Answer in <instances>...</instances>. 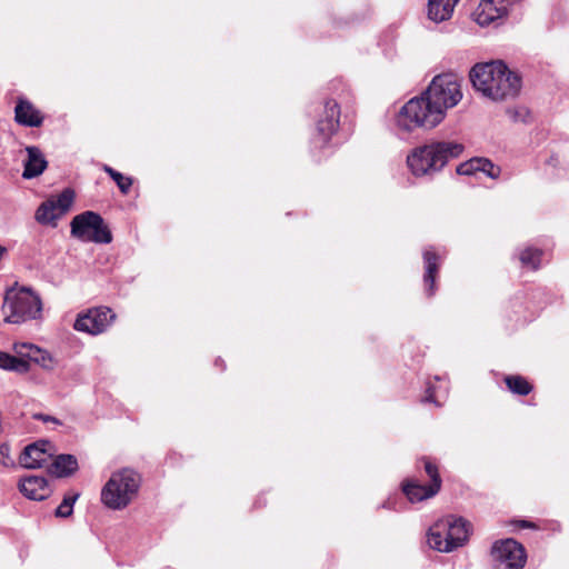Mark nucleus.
I'll return each mask as SVG.
<instances>
[{
  "instance_id": "f257e3e1",
  "label": "nucleus",
  "mask_w": 569,
  "mask_h": 569,
  "mask_svg": "<svg viewBox=\"0 0 569 569\" xmlns=\"http://www.w3.org/2000/svg\"><path fill=\"white\" fill-rule=\"evenodd\" d=\"M461 98L458 76L438 74L420 96L411 98L398 110L392 129L402 140L419 129H432L443 120L446 111L458 104Z\"/></svg>"
},
{
  "instance_id": "f03ea898",
  "label": "nucleus",
  "mask_w": 569,
  "mask_h": 569,
  "mask_svg": "<svg viewBox=\"0 0 569 569\" xmlns=\"http://www.w3.org/2000/svg\"><path fill=\"white\" fill-rule=\"evenodd\" d=\"M470 80L477 91L493 101L515 98L521 89V78L502 61L476 64L470 71Z\"/></svg>"
},
{
  "instance_id": "7ed1b4c3",
  "label": "nucleus",
  "mask_w": 569,
  "mask_h": 569,
  "mask_svg": "<svg viewBox=\"0 0 569 569\" xmlns=\"http://www.w3.org/2000/svg\"><path fill=\"white\" fill-rule=\"evenodd\" d=\"M463 146L456 141H430L415 148L407 156V164L415 177H432L451 160L458 158Z\"/></svg>"
},
{
  "instance_id": "20e7f679",
  "label": "nucleus",
  "mask_w": 569,
  "mask_h": 569,
  "mask_svg": "<svg viewBox=\"0 0 569 569\" xmlns=\"http://www.w3.org/2000/svg\"><path fill=\"white\" fill-rule=\"evenodd\" d=\"M140 483V475L131 468L114 471L101 490V501L112 510H121L137 496Z\"/></svg>"
},
{
  "instance_id": "39448f33",
  "label": "nucleus",
  "mask_w": 569,
  "mask_h": 569,
  "mask_svg": "<svg viewBox=\"0 0 569 569\" xmlns=\"http://www.w3.org/2000/svg\"><path fill=\"white\" fill-rule=\"evenodd\" d=\"M41 311V301L28 288H12L7 291L2 305L4 321L21 323L34 319Z\"/></svg>"
},
{
  "instance_id": "423d86ee",
  "label": "nucleus",
  "mask_w": 569,
  "mask_h": 569,
  "mask_svg": "<svg viewBox=\"0 0 569 569\" xmlns=\"http://www.w3.org/2000/svg\"><path fill=\"white\" fill-rule=\"evenodd\" d=\"M71 237L81 242L108 244L112 241V233L103 218L94 211H84L71 219Z\"/></svg>"
},
{
  "instance_id": "0eeeda50",
  "label": "nucleus",
  "mask_w": 569,
  "mask_h": 569,
  "mask_svg": "<svg viewBox=\"0 0 569 569\" xmlns=\"http://www.w3.org/2000/svg\"><path fill=\"white\" fill-rule=\"evenodd\" d=\"M74 196V191L67 188L58 196L43 201L36 211V220L40 224L56 227L57 221L72 207Z\"/></svg>"
},
{
  "instance_id": "6e6552de",
  "label": "nucleus",
  "mask_w": 569,
  "mask_h": 569,
  "mask_svg": "<svg viewBox=\"0 0 569 569\" xmlns=\"http://www.w3.org/2000/svg\"><path fill=\"white\" fill-rule=\"evenodd\" d=\"M116 317V313L109 307L90 308L77 316L73 328L79 332L98 336L107 331Z\"/></svg>"
},
{
  "instance_id": "1a4fd4ad",
  "label": "nucleus",
  "mask_w": 569,
  "mask_h": 569,
  "mask_svg": "<svg viewBox=\"0 0 569 569\" xmlns=\"http://www.w3.org/2000/svg\"><path fill=\"white\" fill-rule=\"evenodd\" d=\"M491 555L498 569H523L527 560L523 546L511 538L495 542Z\"/></svg>"
},
{
  "instance_id": "9d476101",
  "label": "nucleus",
  "mask_w": 569,
  "mask_h": 569,
  "mask_svg": "<svg viewBox=\"0 0 569 569\" xmlns=\"http://www.w3.org/2000/svg\"><path fill=\"white\" fill-rule=\"evenodd\" d=\"M340 124V107L335 100L325 102L317 119V132L320 144H326L337 132Z\"/></svg>"
},
{
  "instance_id": "9b49d317",
  "label": "nucleus",
  "mask_w": 569,
  "mask_h": 569,
  "mask_svg": "<svg viewBox=\"0 0 569 569\" xmlns=\"http://www.w3.org/2000/svg\"><path fill=\"white\" fill-rule=\"evenodd\" d=\"M53 445L48 440H39L27 446L20 455V465L27 469L43 467L53 456Z\"/></svg>"
},
{
  "instance_id": "f8f14e48",
  "label": "nucleus",
  "mask_w": 569,
  "mask_h": 569,
  "mask_svg": "<svg viewBox=\"0 0 569 569\" xmlns=\"http://www.w3.org/2000/svg\"><path fill=\"white\" fill-rule=\"evenodd\" d=\"M510 0H481L473 12L475 21L481 26H488L507 14Z\"/></svg>"
},
{
  "instance_id": "ddd939ff",
  "label": "nucleus",
  "mask_w": 569,
  "mask_h": 569,
  "mask_svg": "<svg viewBox=\"0 0 569 569\" xmlns=\"http://www.w3.org/2000/svg\"><path fill=\"white\" fill-rule=\"evenodd\" d=\"M19 489L26 498L39 501L47 499L51 493L47 479L41 476H29L21 479Z\"/></svg>"
},
{
  "instance_id": "4468645a",
  "label": "nucleus",
  "mask_w": 569,
  "mask_h": 569,
  "mask_svg": "<svg viewBox=\"0 0 569 569\" xmlns=\"http://www.w3.org/2000/svg\"><path fill=\"white\" fill-rule=\"evenodd\" d=\"M449 529V522L439 519L436 521L428 531L427 542L430 548L439 552H451L452 545L447 539V531Z\"/></svg>"
},
{
  "instance_id": "2eb2a0df",
  "label": "nucleus",
  "mask_w": 569,
  "mask_h": 569,
  "mask_svg": "<svg viewBox=\"0 0 569 569\" xmlns=\"http://www.w3.org/2000/svg\"><path fill=\"white\" fill-rule=\"evenodd\" d=\"M13 350L18 356L28 360V362L33 361L46 369L52 368V357L50 353L34 345L26 342L14 343Z\"/></svg>"
},
{
  "instance_id": "dca6fc26",
  "label": "nucleus",
  "mask_w": 569,
  "mask_h": 569,
  "mask_svg": "<svg viewBox=\"0 0 569 569\" xmlns=\"http://www.w3.org/2000/svg\"><path fill=\"white\" fill-rule=\"evenodd\" d=\"M443 521L449 522V529L447 531V539L452 545V551L459 547H462L469 537V523L463 518H456L453 516H447Z\"/></svg>"
},
{
  "instance_id": "f3484780",
  "label": "nucleus",
  "mask_w": 569,
  "mask_h": 569,
  "mask_svg": "<svg viewBox=\"0 0 569 569\" xmlns=\"http://www.w3.org/2000/svg\"><path fill=\"white\" fill-rule=\"evenodd\" d=\"M14 120L21 126L40 127L43 118L30 101L19 99L14 108Z\"/></svg>"
},
{
  "instance_id": "a211bd4d",
  "label": "nucleus",
  "mask_w": 569,
  "mask_h": 569,
  "mask_svg": "<svg viewBox=\"0 0 569 569\" xmlns=\"http://www.w3.org/2000/svg\"><path fill=\"white\" fill-rule=\"evenodd\" d=\"M439 256L430 248L423 251L426 292L430 297L436 291V276L439 269Z\"/></svg>"
},
{
  "instance_id": "6ab92c4d",
  "label": "nucleus",
  "mask_w": 569,
  "mask_h": 569,
  "mask_svg": "<svg viewBox=\"0 0 569 569\" xmlns=\"http://www.w3.org/2000/svg\"><path fill=\"white\" fill-rule=\"evenodd\" d=\"M402 491L408 500L415 503L436 496L439 489H437V485L423 486L415 480H407L402 483Z\"/></svg>"
},
{
  "instance_id": "aec40b11",
  "label": "nucleus",
  "mask_w": 569,
  "mask_h": 569,
  "mask_svg": "<svg viewBox=\"0 0 569 569\" xmlns=\"http://www.w3.org/2000/svg\"><path fill=\"white\" fill-rule=\"evenodd\" d=\"M28 159L24 162V170L22 177L24 179H32L40 176L47 168V161L41 151L37 147H28Z\"/></svg>"
},
{
  "instance_id": "412c9836",
  "label": "nucleus",
  "mask_w": 569,
  "mask_h": 569,
  "mask_svg": "<svg viewBox=\"0 0 569 569\" xmlns=\"http://www.w3.org/2000/svg\"><path fill=\"white\" fill-rule=\"evenodd\" d=\"M459 0H429L428 17L436 23L451 18L453 9Z\"/></svg>"
},
{
  "instance_id": "4be33fe9",
  "label": "nucleus",
  "mask_w": 569,
  "mask_h": 569,
  "mask_svg": "<svg viewBox=\"0 0 569 569\" xmlns=\"http://www.w3.org/2000/svg\"><path fill=\"white\" fill-rule=\"evenodd\" d=\"M77 470L78 460L72 455H58L49 468L50 473L58 478L69 477Z\"/></svg>"
},
{
  "instance_id": "5701e85b",
  "label": "nucleus",
  "mask_w": 569,
  "mask_h": 569,
  "mask_svg": "<svg viewBox=\"0 0 569 569\" xmlns=\"http://www.w3.org/2000/svg\"><path fill=\"white\" fill-rule=\"evenodd\" d=\"M0 368L4 370L16 371L19 373H24L29 370L30 366L28 360L22 357L11 356L7 352L0 351Z\"/></svg>"
},
{
  "instance_id": "b1692460",
  "label": "nucleus",
  "mask_w": 569,
  "mask_h": 569,
  "mask_svg": "<svg viewBox=\"0 0 569 569\" xmlns=\"http://www.w3.org/2000/svg\"><path fill=\"white\" fill-rule=\"evenodd\" d=\"M507 388L515 395L527 396L531 392L532 386L529 381L519 375H511L505 377Z\"/></svg>"
},
{
  "instance_id": "393cba45",
  "label": "nucleus",
  "mask_w": 569,
  "mask_h": 569,
  "mask_svg": "<svg viewBox=\"0 0 569 569\" xmlns=\"http://www.w3.org/2000/svg\"><path fill=\"white\" fill-rule=\"evenodd\" d=\"M541 256V250L528 247L520 252L519 260L522 267L536 270L539 268Z\"/></svg>"
},
{
  "instance_id": "a878e982",
  "label": "nucleus",
  "mask_w": 569,
  "mask_h": 569,
  "mask_svg": "<svg viewBox=\"0 0 569 569\" xmlns=\"http://www.w3.org/2000/svg\"><path fill=\"white\" fill-rule=\"evenodd\" d=\"M79 492H68L64 495L61 503L56 509V516L60 518H68L73 512V505L78 500Z\"/></svg>"
},
{
  "instance_id": "bb28decb",
  "label": "nucleus",
  "mask_w": 569,
  "mask_h": 569,
  "mask_svg": "<svg viewBox=\"0 0 569 569\" xmlns=\"http://www.w3.org/2000/svg\"><path fill=\"white\" fill-rule=\"evenodd\" d=\"M480 158H472L457 167V173L461 176H471L481 169Z\"/></svg>"
},
{
  "instance_id": "cd10ccee",
  "label": "nucleus",
  "mask_w": 569,
  "mask_h": 569,
  "mask_svg": "<svg viewBox=\"0 0 569 569\" xmlns=\"http://www.w3.org/2000/svg\"><path fill=\"white\" fill-rule=\"evenodd\" d=\"M423 465H425V471L430 477L432 486H436L437 489L440 490L441 487V478L438 472V467L428 458H422Z\"/></svg>"
},
{
  "instance_id": "c85d7f7f",
  "label": "nucleus",
  "mask_w": 569,
  "mask_h": 569,
  "mask_svg": "<svg viewBox=\"0 0 569 569\" xmlns=\"http://www.w3.org/2000/svg\"><path fill=\"white\" fill-rule=\"evenodd\" d=\"M480 162H481V164H480L481 169H479V172L485 173L487 177H489L491 179L499 178L500 172H501L500 167L496 166L487 158H480Z\"/></svg>"
},
{
  "instance_id": "c756f323",
  "label": "nucleus",
  "mask_w": 569,
  "mask_h": 569,
  "mask_svg": "<svg viewBox=\"0 0 569 569\" xmlns=\"http://www.w3.org/2000/svg\"><path fill=\"white\" fill-rule=\"evenodd\" d=\"M447 395V387L443 389L442 392H439L436 390L433 386H428L427 388V395L425 397V401L432 402L436 406H441L440 398H446Z\"/></svg>"
},
{
  "instance_id": "7c9ffc66",
  "label": "nucleus",
  "mask_w": 569,
  "mask_h": 569,
  "mask_svg": "<svg viewBox=\"0 0 569 569\" xmlns=\"http://www.w3.org/2000/svg\"><path fill=\"white\" fill-rule=\"evenodd\" d=\"M119 190L123 193V194H127L133 183L132 179L130 177H124L122 173H120V178L117 177L116 179H112Z\"/></svg>"
},
{
  "instance_id": "2f4dec72",
  "label": "nucleus",
  "mask_w": 569,
  "mask_h": 569,
  "mask_svg": "<svg viewBox=\"0 0 569 569\" xmlns=\"http://www.w3.org/2000/svg\"><path fill=\"white\" fill-rule=\"evenodd\" d=\"M0 463L4 467L13 465V461L10 457V448L8 445L0 446Z\"/></svg>"
},
{
  "instance_id": "473e14b6",
  "label": "nucleus",
  "mask_w": 569,
  "mask_h": 569,
  "mask_svg": "<svg viewBox=\"0 0 569 569\" xmlns=\"http://www.w3.org/2000/svg\"><path fill=\"white\" fill-rule=\"evenodd\" d=\"M33 418L36 420H41L44 423L51 422V423H53L56 426H60L61 425V422L57 418H54L52 416L43 415V413H34Z\"/></svg>"
},
{
  "instance_id": "72a5a7b5",
  "label": "nucleus",
  "mask_w": 569,
  "mask_h": 569,
  "mask_svg": "<svg viewBox=\"0 0 569 569\" xmlns=\"http://www.w3.org/2000/svg\"><path fill=\"white\" fill-rule=\"evenodd\" d=\"M102 169L111 179H116L117 177L120 178V172L114 170L110 166L104 164Z\"/></svg>"
},
{
  "instance_id": "f704fd0d",
  "label": "nucleus",
  "mask_w": 569,
  "mask_h": 569,
  "mask_svg": "<svg viewBox=\"0 0 569 569\" xmlns=\"http://www.w3.org/2000/svg\"><path fill=\"white\" fill-rule=\"evenodd\" d=\"M102 169L111 179H116L117 177L120 178V172L114 170L110 166L104 164Z\"/></svg>"
},
{
  "instance_id": "c9c22d12",
  "label": "nucleus",
  "mask_w": 569,
  "mask_h": 569,
  "mask_svg": "<svg viewBox=\"0 0 569 569\" xmlns=\"http://www.w3.org/2000/svg\"><path fill=\"white\" fill-rule=\"evenodd\" d=\"M526 110L525 109H520V110H517V109H508L507 112L509 114V117L511 119H513L515 121H518L521 117V113L525 112Z\"/></svg>"
},
{
  "instance_id": "e433bc0d",
  "label": "nucleus",
  "mask_w": 569,
  "mask_h": 569,
  "mask_svg": "<svg viewBox=\"0 0 569 569\" xmlns=\"http://www.w3.org/2000/svg\"><path fill=\"white\" fill-rule=\"evenodd\" d=\"M381 507L386 509H396L395 501L392 499L385 501Z\"/></svg>"
},
{
  "instance_id": "4c0bfd02",
  "label": "nucleus",
  "mask_w": 569,
  "mask_h": 569,
  "mask_svg": "<svg viewBox=\"0 0 569 569\" xmlns=\"http://www.w3.org/2000/svg\"><path fill=\"white\" fill-rule=\"evenodd\" d=\"M521 526L525 527V528H533L535 527L532 522H529V521H526V520L521 521Z\"/></svg>"
},
{
  "instance_id": "58836bf2",
  "label": "nucleus",
  "mask_w": 569,
  "mask_h": 569,
  "mask_svg": "<svg viewBox=\"0 0 569 569\" xmlns=\"http://www.w3.org/2000/svg\"><path fill=\"white\" fill-rule=\"evenodd\" d=\"M221 363H222V360H221V359H217V360H216V365H217V366H218V365H221Z\"/></svg>"
}]
</instances>
